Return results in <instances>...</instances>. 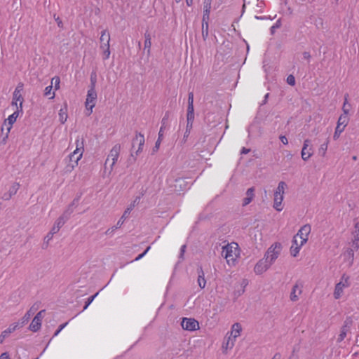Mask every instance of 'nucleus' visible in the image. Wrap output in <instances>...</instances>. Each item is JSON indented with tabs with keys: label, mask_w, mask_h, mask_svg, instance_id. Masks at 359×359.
Returning <instances> with one entry per match:
<instances>
[{
	"label": "nucleus",
	"mask_w": 359,
	"mask_h": 359,
	"mask_svg": "<svg viewBox=\"0 0 359 359\" xmlns=\"http://www.w3.org/2000/svg\"><path fill=\"white\" fill-rule=\"evenodd\" d=\"M76 149L69 156V163L65 167L66 172H72L78 165L79 161L82 158L84 151V140L78 137L75 142Z\"/></svg>",
	"instance_id": "obj_1"
},
{
	"label": "nucleus",
	"mask_w": 359,
	"mask_h": 359,
	"mask_svg": "<svg viewBox=\"0 0 359 359\" xmlns=\"http://www.w3.org/2000/svg\"><path fill=\"white\" fill-rule=\"evenodd\" d=\"M240 251L238 245L232 242L222 247V255L226 259L229 265L234 266L240 255Z\"/></svg>",
	"instance_id": "obj_2"
},
{
	"label": "nucleus",
	"mask_w": 359,
	"mask_h": 359,
	"mask_svg": "<svg viewBox=\"0 0 359 359\" xmlns=\"http://www.w3.org/2000/svg\"><path fill=\"white\" fill-rule=\"evenodd\" d=\"M144 136L141 133H137L135 137L132 140V147L130 154L134 156V153L138 156L143 149L144 144Z\"/></svg>",
	"instance_id": "obj_3"
},
{
	"label": "nucleus",
	"mask_w": 359,
	"mask_h": 359,
	"mask_svg": "<svg viewBox=\"0 0 359 359\" xmlns=\"http://www.w3.org/2000/svg\"><path fill=\"white\" fill-rule=\"evenodd\" d=\"M121 148V144H116L112 147L104 163L106 169L107 168V165L109 164L110 171L112 170L113 167L116 163L118 158L119 156Z\"/></svg>",
	"instance_id": "obj_4"
},
{
	"label": "nucleus",
	"mask_w": 359,
	"mask_h": 359,
	"mask_svg": "<svg viewBox=\"0 0 359 359\" xmlns=\"http://www.w3.org/2000/svg\"><path fill=\"white\" fill-rule=\"evenodd\" d=\"M282 245L280 243H275L266 251L264 255V259L269 261L272 264L273 262L278 258Z\"/></svg>",
	"instance_id": "obj_5"
},
{
	"label": "nucleus",
	"mask_w": 359,
	"mask_h": 359,
	"mask_svg": "<svg viewBox=\"0 0 359 359\" xmlns=\"http://www.w3.org/2000/svg\"><path fill=\"white\" fill-rule=\"evenodd\" d=\"M97 95L95 89L88 88L85 102L86 108L88 111V112L86 113L87 116H89L92 114L93 109L95 105V101L97 100Z\"/></svg>",
	"instance_id": "obj_6"
},
{
	"label": "nucleus",
	"mask_w": 359,
	"mask_h": 359,
	"mask_svg": "<svg viewBox=\"0 0 359 359\" xmlns=\"http://www.w3.org/2000/svg\"><path fill=\"white\" fill-rule=\"evenodd\" d=\"M22 114H23V109L18 108V109H16L12 114L8 116V118L4 121L5 124L6 123V121H8V126L7 128L6 134L2 140V142L4 143H6V140L8 137V134L12 128L13 124L16 121L18 117L20 116H22Z\"/></svg>",
	"instance_id": "obj_7"
},
{
	"label": "nucleus",
	"mask_w": 359,
	"mask_h": 359,
	"mask_svg": "<svg viewBox=\"0 0 359 359\" xmlns=\"http://www.w3.org/2000/svg\"><path fill=\"white\" fill-rule=\"evenodd\" d=\"M182 327L187 331H195L200 328L198 322L194 318H182Z\"/></svg>",
	"instance_id": "obj_8"
},
{
	"label": "nucleus",
	"mask_w": 359,
	"mask_h": 359,
	"mask_svg": "<svg viewBox=\"0 0 359 359\" xmlns=\"http://www.w3.org/2000/svg\"><path fill=\"white\" fill-rule=\"evenodd\" d=\"M313 146L311 145V140L309 139L304 140L301 151L302 158L304 161H306L313 156Z\"/></svg>",
	"instance_id": "obj_9"
},
{
	"label": "nucleus",
	"mask_w": 359,
	"mask_h": 359,
	"mask_svg": "<svg viewBox=\"0 0 359 359\" xmlns=\"http://www.w3.org/2000/svg\"><path fill=\"white\" fill-rule=\"evenodd\" d=\"M308 238H302L299 243L297 239V236H294L292 241V245L290 247V254L292 257H295L299 252L301 248L307 242Z\"/></svg>",
	"instance_id": "obj_10"
},
{
	"label": "nucleus",
	"mask_w": 359,
	"mask_h": 359,
	"mask_svg": "<svg viewBox=\"0 0 359 359\" xmlns=\"http://www.w3.org/2000/svg\"><path fill=\"white\" fill-rule=\"evenodd\" d=\"M242 331L241 325L239 323H234L231 327V336L229 337L226 346L231 344V346H233L236 338L241 334Z\"/></svg>",
	"instance_id": "obj_11"
},
{
	"label": "nucleus",
	"mask_w": 359,
	"mask_h": 359,
	"mask_svg": "<svg viewBox=\"0 0 359 359\" xmlns=\"http://www.w3.org/2000/svg\"><path fill=\"white\" fill-rule=\"evenodd\" d=\"M24 85L22 83H19L13 93V100L19 102V107L18 108L22 109V104L24 102V98L22 95V92L23 90Z\"/></svg>",
	"instance_id": "obj_12"
},
{
	"label": "nucleus",
	"mask_w": 359,
	"mask_h": 359,
	"mask_svg": "<svg viewBox=\"0 0 359 359\" xmlns=\"http://www.w3.org/2000/svg\"><path fill=\"white\" fill-rule=\"evenodd\" d=\"M271 263L266 259H260L255 266L254 271L256 274H262L265 272L271 266Z\"/></svg>",
	"instance_id": "obj_13"
},
{
	"label": "nucleus",
	"mask_w": 359,
	"mask_h": 359,
	"mask_svg": "<svg viewBox=\"0 0 359 359\" xmlns=\"http://www.w3.org/2000/svg\"><path fill=\"white\" fill-rule=\"evenodd\" d=\"M194 93L189 92L188 94V105L187 109V118H195L194 116Z\"/></svg>",
	"instance_id": "obj_14"
},
{
	"label": "nucleus",
	"mask_w": 359,
	"mask_h": 359,
	"mask_svg": "<svg viewBox=\"0 0 359 359\" xmlns=\"http://www.w3.org/2000/svg\"><path fill=\"white\" fill-rule=\"evenodd\" d=\"M100 49H104L110 48V34L107 32V29L102 31L101 36L100 38Z\"/></svg>",
	"instance_id": "obj_15"
},
{
	"label": "nucleus",
	"mask_w": 359,
	"mask_h": 359,
	"mask_svg": "<svg viewBox=\"0 0 359 359\" xmlns=\"http://www.w3.org/2000/svg\"><path fill=\"white\" fill-rule=\"evenodd\" d=\"M20 188V184L18 182H14L12 186L10 187L8 192H6L2 196V199L4 201L10 200L13 196L15 195L18 190Z\"/></svg>",
	"instance_id": "obj_16"
},
{
	"label": "nucleus",
	"mask_w": 359,
	"mask_h": 359,
	"mask_svg": "<svg viewBox=\"0 0 359 359\" xmlns=\"http://www.w3.org/2000/svg\"><path fill=\"white\" fill-rule=\"evenodd\" d=\"M302 284H299V283H296L295 285L292 287L291 293H290V300L292 302H297L299 299V295L302 292Z\"/></svg>",
	"instance_id": "obj_17"
},
{
	"label": "nucleus",
	"mask_w": 359,
	"mask_h": 359,
	"mask_svg": "<svg viewBox=\"0 0 359 359\" xmlns=\"http://www.w3.org/2000/svg\"><path fill=\"white\" fill-rule=\"evenodd\" d=\"M311 228L309 224H305L300 228L297 234L294 236H297V240L299 238L300 241H302V238H308V236L311 232Z\"/></svg>",
	"instance_id": "obj_18"
},
{
	"label": "nucleus",
	"mask_w": 359,
	"mask_h": 359,
	"mask_svg": "<svg viewBox=\"0 0 359 359\" xmlns=\"http://www.w3.org/2000/svg\"><path fill=\"white\" fill-rule=\"evenodd\" d=\"M198 273V284L200 288L203 289L206 285V280L205 278V273L201 266H198L197 268Z\"/></svg>",
	"instance_id": "obj_19"
},
{
	"label": "nucleus",
	"mask_w": 359,
	"mask_h": 359,
	"mask_svg": "<svg viewBox=\"0 0 359 359\" xmlns=\"http://www.w3.org/2000/svg\"><path fill=\"white\" fill-rule=\"evenodd\" d=\"M255 189L254 187H252L247 190L245 193L246 196L243 200V206H246L252 201L255 197Z\"/></svg>",
	"instance_id": "obj_20"
},
{
	"label": "nucleus",
	"mask_w": 359,
	"mask_h": 359,
	"mask_svg": "<svg viewBox=\"0 0 359 359\" xmlns=\"http://www.w3.org/2000/svg\"><path fill=\"white\" fill-rule=\"evenodd\" d=\"M212 0L203 1V21L210 19Z\"/></svg>",
	"instance_id": "obj_21"
},
{
	"label": "nucleus",
	"mask_w": 359,
	"mask_h": 359,
	"mask_svg": "<svg viewBox=\"0 0 359 359\" xmlns=\"http://www.w3.org/2000/svg\"><path fill=\"white\" fill-rule=\"evenodd\" d=\"M343 110H344V114L340 115V116L338 119V121H337V126H339L345 128V127L347 126L348 122V110L345 109L344 108L343 109Z\"/></svg>",
	"instance_id": "obj_22"
},
{
	"label": "nucleus",
	"mask_w": 359,
	"mask_h": 359,
	"mask_svg": "<svg viewBox=\"0 0 359 359\" xmlns=\"http://www.w3.org/2000/svg\"><path fill=\"white\" fill-rule=\"evenodd\" d=\"M151 36L150 33L148 31H146L144 33V50H147V55H149L151 53Z\"/></svg>",
	"instance_id": "obj_23"
},
{
	"label": "nucleus",
	"mask_w": 359,
	"mask_h": 359,
	"mask_svg": "<svg viewBox=\"0 0 359 359\" xmlns=\"http://www.w3.org/2000/svg\"><path fill=\"white\" fill-rule=\"evenodd\" d=\"M345 287H344V285L342 284V281H340L339 283H337L334 287V297L335 299H339L341 297L344 289Z\"/></svg>",
	"instance_id": "obj_24"
},
{
	"label": "nucleus",
	"mask_w": 359,
	"mask_h": 359,
	"mask_svg": "<svg viewBox=\"0 0 359 359\" xmlns=\"http://www.w3.org/2000/svg\"><path fill=\"white\" fill-rule=\"evenodd\" d=\"M41 327V320H39L38 317H34L33 320H32L31 324L29 325V329L36 332L40 330Z\"/></svg>",
	"instance_id": "obj_25"
},
{
	"label": "nucleus",
	"mask_w": 359,
	"mask_h": 359,
	"mask_svg": "<svg viewBox=\"0 0 359 359\" xmlns=\"http://www.w3.org/2000/svg\"><path fill=\"white\" fill-rule=\"evenodd\" d=\"M134 206H135V204H131L130 205V207L127 208V209L124 211L123 215L117 222L118 226H121L123 225V224L125 222V219L128 217L130 212L133 210Z\"/></svg>",
	"instance_id": "obj_26"
},
{
	"label": "nucleus",
	"mask_w": 359,
	"mask_h": 359,
	"mask_svg": "<svg viewBox=\"0 0 359 359\" xmlns=\"http://www.w3.org/2000/svg\"><path fill=\"white\" fill-rule=\"evenodd\" d=\"M283 201V196L274 195L273 208L278 212L283 210L282 202Z\"/></svg>",
	"instance_id": "obj_27"
},
{
	"label": "nucleus",
	"mask_w": 359,
	"mask_h": 359,
	"mask_svg": "<svg viewBox=\"0 0 359 359\" xmlns=\"http://www.w3.org/2000/svg\"><path fill=\"white\" fill-rule=\"evenodd\" d=\"M33 307H32L29 311L26 312V313L23 316V317L20 320V326H24L26 325L31 316L34 314V311H32Z\"/></svg>",
	"instance_id": "obj_28"
},
{
	"label": "nucleus",
	"mask_w": 359,
	"mask_h": 359,
	"mask_svg": "<svg viewBox=\"0 0 359 359\" xmlns=\"http://www.w3.org/2000/svg\"><path fill=\"white\" fill-rule=\"evenodd\" d=\"M175 188L179 187L180 188L179 191H183V190L187 189L188 184L184 179L177 178L175 180Z\"/></svg>",
	"instance_id": "obj_29"
},
{
	"label": "nucleus",
	"mask_w": 359,
	"mask_h": 359,
	"mask_svg": "<svg viewBox=\"0 0 359 359\" xmlns=\"http://www.w3.org/2000/svg\"><path fill=\"white\" fill-rule=\"evenodd\" d=\"M348 331V327L347 326L346 324L344 325L341 327V330H340V334H339V336L337 337V342H341L345 339Z\"/></svg>",
	"instance_id": "obj_30"
},
{
	"label": "nucleus",
	"mask_w": 359,
	"mask_h": 359,
	"mask_svg": "<svg viewBox=\"0 0 359 359\" xmlns=\"http://www.w3.org/2000/svg\"><path fill=\"white\" fill-rule=\"evenodd\" d=\"M67 104H65L64 108H61L59 111V118L62 124H64L67 121Z\"/></svg>",
	"instance_id": "obj_31"
},
{
	"label": "nucleus",
	"mask_w": 359,
	"mask_h": 359,
	"mask_svg": "<svg viewBox=\"0 0 359 359\" xmlns=\"http://www.w3.org/2000/svg\"><path fill=\"white\" fill-rule=\"evenodd\" d=\"M287 187V184L285 182L281 181L278 183V187L276 188L274 195L278 196H283L285 188Z\"/></svg>",
	"instance_id": "obj_32"
},
{
	"label": "nucleus",
	"mask_w": 359,
	"mask_h": 359,
	"mask_svg": "<svg viewBox=\"0 0 359 359\" xmlns=\"http://www.w3.org/2000/svg\"><path fill=\"white\" fill-rule=\"evenodd\" d=\"M208 21L209 19H207L205 21L202 20V36L204 40H205L208 36Z\"/></svg>",
	"instance_id": "obj_33"
},
{
	"label": "nucleus",
	"mask_w": 359,
	"mask_h": 359,
	"mask_svg": "<svg viewBox=\"0 0 359 359\" xmlns=\"http://www.w3.org/2000/svg\"><path fill=\"white\" fill-rule=\"evenodd\" d=\"M354 250L353 248H348L344 253V256L346 259L350 262V264H352L354 260Z\"/></svg>",
	"instance_id": "obj_34"
},
{
	"label": "nucleus",
	"mask_w": 359,
	"mask_h": 359,
	"mask_svg": "<svg viewBox=\"0 0 359 359\" xmlns=\"http://www.w3.org/2000/svg\"><path fill=\"white\" fill-rule=\"evenodd\" d=\"M328 144L329 140L327 139L326 141L320 146V148L318 149V154L320 156L323 157L325 156L328 147Z\"/></svg>",
	"instance_id": "obj_35"
},
{
	"label": "nucleus",
	"mask_w": 359,
	"mask_h": 359,
	"mask_svg": "<svg viewBox=\"0 0 359 359\" xmlns=\"http://www.w3.org/2000/svg\"><path fill=\"white\" fill-rule=\"evenodd\" d=\"M20 327H22V326H20V322H18L10 325L9 327L5 330L10 334Z\"/></svg>",
	"instance_id": "obj_36"
},
{
	"label": "nucleus",
	"mask_w": 359,
	"mask_h": 359,
	"mask_svg": "<svg viewBox=\"0 0 359 359\" xmlns=\"http://www.w3.org/2000/svg\"><path fill=\"white\" fill-rule=\"evenodd\" d=\"M74 208L73 206H71V205H69L67 208L62 213V216L68 220L69 219L71 215L74 212Z\"/></svg>",
	"instance_id": "obj_37"
},
{
	"label": "nucleus",
	"mask_w": 359,
	"mask_h": 359,
	"mask_svg": "<svg viewBox=\"0 0 359 359\" xmlns=\"http://www.w3.org/2000/svg\"><path fill=\"white\" fill-rule=\"evenodd\" d=\"M282 25L281 18H279L270 28V33L273 35L276 32V29H278Z\"/></svg>",
	"instance_id": "obj_38"
},
{
	"label": "nucleus",
	"mask_w": 359,
	"mask_h": 359,
	"mask_svg": "<svg viewBox=\"0 0 359 359\" xmlns=\"http://www.w3.org/2000/svg\"><path fill=\"white\" fill-rule=\"evenodd\" d=\"M90 84L89 86V88L95 89V86L97 83V74L95 72H93L90 74Z\"/></svg>",
	"instance_id": "obj_39"
},
{
	"label": "nucleus",
	"mask_w": 359,
	"mask_h": 359,
	"mask_svg": "<svg viewBox=\"0 0 359 359\" xmlns=\"http://www.w3.org/2000/svg\"><path fill=\"white\" fill-rule=\"evenodd\" d=\"M53 89V86L50 84L48 86H46L44 90V95L48 97L51 95L50 97H49V99L52 100L55 97V93H51Z\"/></svg>",
	"instance_id": "obj_40"
},
{
	"label": "nucleus",
	"mask_w": 359,
	"mask_h": 359,
	"mask_svg": "<svg viewBox=\"0 0 359 359\" xmlns=\"http://www.w3.org/2000/svg\"><path fill=\"white\" fill-rule=\"evenodd\" d=\"M67 221V219H66L64 217H62V215L60 216L57 220L55 222V225L58 227L59 229H60L65 223Z\"/></svg>",
	"instance_id": "obj_41"
},
{
	"label": "nucleus",
	"mask_w": 359,
	"mask_h": 359,
	"mask_svg": "<svg viewBox=\"0 0 359 359\" xmlns=\"http://www.w3.org/2000/svg\"><path fill=\"white\" fill-rule=\"evenodd\" d=\"M344 128L341 127L339 126H337L334 135H333V139L334 140H337L339 137L341 133L344 131Z\"/></svg>",
	"instance_id": "obj_42"
},
{
	"label": "nucleus",
	"mask_w": 359,
	"mask_h": 359,
	"mask_svg": "<svg viewBox=\"0 0 359 359\" xmlns=\"http://www.w3.org/2000/svg\"><path fill=\"white\" fill-rule=\"evenodd\" d=\"M98 294V292L95 293V294L89 297L86 302H85V305L83 306V311L86 310L88 306L89 305L93 302V301L94 300V299L97 297V295Z\"/></svg>",
	"instance_id": "obj_43"
},
{
	"label": "nucleus",
	"mask_w": 359,
	"mask_h": 359,
	"mask_svg": "<svg viewBox=\"0 0 359 359\" xmlns=\"http://www.w3.org/2000/svg\"><path fill=\"white\" fill-rule=\"evenodd\" d=\"M81 196H82L81 192L78 193L76 194V197L74 198V200L69 205H71V206H73L74 208L76 207L79 204V202L81 198Z\"/></svg>",
	"instance_id": "obj_44"
},
{
	"label": "nucleus",
	"mask_w": 359,
	"mask_h": 359,
	"mask_svg": "<svg viewBox=\"0 0 359 359\" xmlns=\"http://www.w3.org/2000/svg\"><path fill=\"white\" fill-rule=\"evenodd\" d=\"M194 121V118H187V125H186V129L185 130L190 131L193 128V123Z\"/></svg>",
	"instance_id": "obj_45"
},
{
	"label": "nucleus",
	"mask_w": 359,
	"mask_h": 359,
	"mask_svg": "<svg viewBox=\"0 0 359 359\" xmlns=\"http://www.w3.org/2000/svg\"><path fill=\"white\" fill-rule=\"evenodd\" d=\"M341 281H342V284L344 285V287H348L350 286L349 276H347L345 274H344L341 276Z\"/></svg>",
	"instance_id": "obj_46"
},
{
	"label": "nucleus",
	"mask_w": 359,
	"mask_h": 359,
	"mask_svg": "<svg viewBox=\"0 0 359 359\" xmlns=\"http://www.w3.org/2000/svg\"><path fill=\"white\" fill-rule=\"evenodd\" d=\"M353 238L359 239V222L354 225V231L353 232Z\"/></svg>",
	"instance_id": "obj_47"
},
{
	"label": "nucleus",
	"mask_w": 359,
	"mask_h": 359,
	"mask_svg": "<svg viewBox=\"0 0 359 359\" xmlns=\"http://www.w3.org/2000/svg\"><path fill=\"white\" fill-rule=\"evenodd\" d=\"M54 82V84H55V90H57L59 89L60 88V79L59 76H54L53 79H52V81H51V84L53 85V83Z\"/></svg>",
	"instance_id": "obj_48"
},
{
	"label": "nucleus",
	"mask_w": 359,
	"mask_h": 359,
	"mask_svg": "<svg viewBox=\"0 0 359 359\" xmlns=\"http://www.w3.org/2000/svg\"><path fill=\"white\" fill-rule=\"evenodd\" d=\"M103 50V60H107L109 58V56H110V54H111V51H110V48H104V49H102Z\"/></svg>",
	"instance_id": "obj_49"
},
{
	"label": "nucleus",
	"mask_w": 359,
	"mask_h": 359,
	"mask_svg": "<svg viewBox=\"0 0 359 359\" xmlns=\"http://www.w3.org/2000/svg\"><path fill=\"white\" fill-rule=\"evenodd\" d=\"M121 226H118V224L116 223V225L111 227V228H109L106 231H105V235H107V236H111L114 231L116 230L117 229L120 228Z\"/></svg>",
	"instance_id": "obj_50"
},
{
	"label": "nucleus",
	"mask_w": 359,
	"mask_h": 359,
	"mask_svg": "<svg viewBox=\"0 0 359 359\" xmlns=\"http://www.w3.org/2000/svg\"><path fill=\"white\" fill-rule=\"evenodd\" d=\"M287 83L292 86H294L295 85V78L292 74H290L287 76L286 79Z\"/></svg>",
	"instance_id": "obj_51"
},
{
	"label": "nucleus",
	"mask_w": 359,
	"mask_h": 359,
	"mask_svg": "<svg viewBox=\"0 0 359 359\" xmlns=\"http://www.w3.org/2000/svg\"><path fill=\"white\" fill-rule=\"evenodd\" d=\"M67 324H68V322H66V323H65L63 324H61L58 327L57 330L55 332V333H54V334H53L52 338L57 336L59 334V333L67 326Z\"/></svg>",
	"instance_id": "obj_52"
},
{
	"label": "nucleus",
	"mask_w": 359,
	"mask_h": 359,
	"mask_svg": "<svg viewBox=\"0 0 359 359\" xmlns=\"http://www.w3.org/2000/svg\"><path fill=\"white\" fill-rule=\"evenodd\" d=\"M150 248H151V247L148 246L146 248V250L142 253L140 254L137 257H136V258L133 261H139L140 259L143 258L146 255V254L149 252Z\"/></svg>",
	"instance_id": "obj_53"
},
{
	"label": "nucleus",
	"mask_w": 359,
	"mask_h": 359,
	"mask_svg": "<svg viewBox=\"0 0 359 359\" xmlns=\"http://www.w3.org/2000/svg\"><path fill=\"white\" fill-rule=\"evenodd\" d=\"M9 334L6 330H4L0 334V344H1L5 339L8 337Z\"/></svg>",
	"instance_id": "obj_54"
},
{
	"label": "nucleus",
	"mask_w": 359,
	"mask_h": 359,
	"mask_svg": "<svg viewBox=\"0 0 359 359\" xmlns=\"http://www.w3.org/2000/svg\"><path fill=\"white\" fill-rule=\"evenodd\" d=\"M190 131H188V130H185L184 133V135H183V138L181 140V144H185L186 142L187 141V139L190 135Z\"/></svg>",
	"instance_id": "obj_55"
},
{
	"label": "nucleus",
	"mask_w": 359,
	"mask_h": 359,
	"mask_svg": "<svg viewBox=\"0 0 359 359\" xmlns=\"http://www.w3.org/2000/svg\"><path fill=\"white\" fill-rule=\"evenodd\" d=\"M352 247L353 248V249L355 250H358V248H359V239L353 238L352 240Z\"/></svg>",
	"instance_id": "obj_56"
},
{
	"label": "nucleus",
	"mask_w": 359,
	"mask_h": 359,
	"mask_svg": "<svg viewBox=\"0 0 359 359\" xmlns=\"http://www.w3.org/2000/svg\"><path fill=\"white\" fill-rule=\"evenodd\" d=\"M276 15L273 18L271 17L270 15H269V16H265V15L264 16H257V15H256L255 18L257 20H272L276 18Z\"/></svg>",
	"instance_id": "obj_57"
},
{
	"label": "nucleus",
	"mask_w": 359,
	"mask_h": 359,
	"mask_svg": "<svg viewBox=\"0 0 359 359\" xmlns=\"http://www.w3.org/2000/svg\"><path fill=\"white\" fill-rule=\"evenodd\" d=\"M54 19H55V22H57V25L58 27L62 28L63 27V22L61 20V19L60 18V17L57 16L56 18L55 15H54Z\"/></svg>",
	"instance_id": "obj_58"
},
{
	"label": "nucleus",
	"mask_w": 359,
	"mask_h": 359,
	"mask_svg": "<svg viewBox=\"0 0 359 359\" xmlns=\"http://www.w3.org/2000/svg\"><path fill=\"white\" fill-rule=\"evenodd\" d=\"M279 139L283 144L287 145L288 144L287 138L285 135H280Z\"/></svg>",
	"instance_id": "obj_59"
},
{
	"label": "nucleus",
	"mask_w": 359,
	"mask_h": 359,
	"mask_svg": "<svg viewBox=\"0 0 359 359\" xmlns=\"http://www.w3.org/2000/svg\"><path fill=\"white\" fill-rule=\"evenodd\" d=\"M185 249H186V245H183L181 246L180 253V255H179V258L180 259H183L184 258V252H185Z\"/></svg>",
	"instance_id": "obj_60"
},
{
	"label": "nucleus",
	"mask_w": 359,
	"mask_h": 359,
	"mask_svg": "<svg viewBox=\"0 0 359 359\" xmlns=\"http://www.w3.org/2000/svg\"><path fill=\"white\" fill-rule=\"evenodd\" d=\"M60 229H59L58 227H57V226L54 224V225H53V226L52 227V229H51V230L50 231V232H49V233H50V234H51V235H54V234L57 233L59 231V230H60Z\"/></svg>",
	"instance_id": "obj_61"
},
{
	"label": "nucleus",
	"mask_w": 359,
	"mask_h": 359,
	"mask_svg": "<svg viewBox=\"0 0 359 359\" xmlns=\"http://www.w3.org/2000/svg\"><path fill=\"white\" fill-rule=\"evenodd\" d=\"M168 119V112H166L165 113V115L164 116V117L162 118L161 120V126L165 127V124H166V122Z\"/></svg>",
	"instance_id": "obj_62"
},
{
	"label": "nucleus",
	"mask_w": 359,
	"mask_h": 359,
	"mask_svg": "<svg viewBox=\"0 0 359 359\" xmlns=\"http://www.w3.org/2000/svg\"><path fill=\"white\" fill-rule=\"evenodd\" d=\"M162 139H158L157 140V141L155 143V146L153 148V151L155 152L156 151H157L159 148V146H160V144H161V141Z\"/></svg>",
	"instance_id": "obj_63"
},
{
	"label": "nucleus",
	"mask_w": 359,
	"mask_h": 359,
	"mask_svg": "<svg viewBox=\"0 0 359 359\" xmlns=\"http://www.w3.org/2000/svg\"><path fill=\"white\" fill-rule=\"evenodd\" d=\"M0 359H11L10 355L7 352H4L1 354Z\"/></svg>",
	"instance_id": "obj_64"
}]
</instances>
